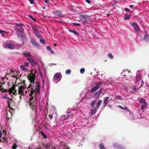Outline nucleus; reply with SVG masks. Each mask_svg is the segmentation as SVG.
Masks as SVG:
<instances>
[{"label": "nucleus", "mask_w": 149, "mask_h": 149, "mask_svg": "<svg viewBox=\"0 0 149 149\" xmlns=\"http://www.w3.org/2000/svg\"><path fill=\"white\" fill-rule=\"evenodd\" d=\"M0 90L2 92H9L10 94L12 93L14 95H17V90L15 89L16 85H13L9 89L6 90L3 88V86L2 85V83L1 82L0 83Z\"/></svg>", "instance_id": "nucleus-1"}, {"label": "nucleus", "mask_w": 149, "mask_h": 149, "mask_svg": "<svg viewBox=\"0 0 149 149\" xmlns=\"http://www.w3.org/2000/svg\"><path fill=\"white\" fill-rule=\"evenodd\" d=\"M36 88L34 89L33 87H32L31 90H30L31 91L30 94L29 96L31 97V96L33 95V94L35 93V95L34 96L35 97V99L36 100V96H37V93L36 91H38V93L39 94L40 93V89L41 88V85L40 84L39 82H36Z\"/></svg>", "instance_id": "nucleus-2"}, {"label": "nucleus", "mask_w": 149, "mask_h": 149, "mask_svg": "<svg viewBox=\"0 0 149 149\" xmlns=\"http://www.w3.org/2000/svg\"><path fill=\"white\" fill-rule=\"evenodd\" d=\"M29 77L28 78V80L30 81L31 84L28 86L27 90L28 91H30V88L34 84L35 75L34 73H32L30 74L29 76H28L27 77H29Z\"/></svg>", "instance_id": "nucleus-3"}, {"label": "nucleus", "mask_w": 149, "mask_h": 149, "mask_svg": "<svg viewBox=\"0 0 149 149\" xmlns=\"http://www.w3.org/2000/svg\"><path fill=\"white\" fill-rule=\"evenodd\" d=\"M79 18L84 23H88L89 21V16L86 15H80Z\"/></svg>", "instance_id": "nucleus-4"}, {"label": "nucleus", "mask_w": 149, "mask_h": 149, "mask_svg": "<svg viewBox=\"0 0 149 149\" xmlns=\"http://www.w3.org/2000/svg\"><path fill=\"white\" fill-rule=\"evenodd\" d=\"M139 103L141 106V109L144 111L146 109V107L147 105L146 100L142 98L139 100Z\"/></svg>", "instance_id": "nucleus-5"}, {"label": "nucleus", "mask_w": 149, "mask_h": 149, "mask_svg": "<svg viewBox=\"0 0 149 149\" xmlns=\"http://www.w3.org/2000/svg\"><path fill=\"white\" fill-rule=\"evenodd\" d=\"M31 97L29 99V104L30 107H32V109H33V107L36 108V101H34V97L31 96Z\"/></svg>", "instance_id": "nucleus-6"}, {"label": "nucleus", "mask_w": 149, "mask_h": 149, "mask_svg": "<svg viewBox=\"0 0 149 149\" xmlns=\"http://www.w3.org/2000/svg\"><path fill=\"white\" fill-rule=\"evenodd\" d=\"M102 84V83L99 82L95 84V86L93 87L91 89V92L93 93L97 90L100 87V86Z\"/></svg>", "instance_id": "nucleus-7"}, {"label": "nucleus", "mask_w": 149, "mask_h": 149, "mask_svg": "<svg viewBox=\"0 0 149 149\" xmlns=\"http://www.w3.org/2000/svg\"><path fill=\"white\" fill-rule=\"evenodd\" d=\"M33 30L36 36L39 39H41L42 38V35L39 33L38 29L36 27H33Z\"/></svg>", "instance_id": "nucleus-8"}, {"label": "nucleus", "mask_w": 149, "mask_h": 149, "mask_svg": "<svg viewBox=\"0 0 149 149\" xmlns=\"http://www.w3.org/2000/svg\"><path fill=\"white\" fill-rule=\"evenodd\" d=\"M26 88V87L22 86L19 87L18 89V94L21 95H24V91Z\"/></svg>", "instance_id": "nucleus-9"}, {"label": "nucleus", "mask_w": 149, "mask_h": 149, "mask_svg": "<svg viewBox=\"0 0 149 149\" xmlns=\"http://www.w3.org/2000/svg\"><path fill=\"white\" fill-rule=\"evenodd\" d=\"M131 26H132L136 32L139 31L140 29L138 25L136 23L134 22L132 23Z\"/></svg>", "instance_id": "nucleus-10"}, {"label": "nucleus", "mask_w": 149, "mask_h": 149, "mask_svg": "<svg viewBox=\"0 0 149 149\" xmlns=\"http://www.w3.org/2000/svg\"><path fill=\"white\" fill-rule=\"evenodd\" d=\"M26 60L29 61L33 66H35L37 64V63L34 61L33 58H26Z\"/></svg>", "instance_id": "nucleus-11"}, {"label": "nucleus", "mask_w": 149, "mask_h": 149, "mask_svg": "<svg viewBox=\"0 0 149 149\" xmlns=\"http://www.w3.org/2000/svg\"><path fill=\"white\" fill-rule=\"evenodd\" d=\"M53 13L58 17H62L63 16V13L60 10H56L54 11Z\"/></svg>", "instance_id": "nucleus-12"}, {"label": "nucleus", "mask_w": 149, "mask_h": 149, "mask_svg": "<svg viewBox=\"0 0 149 149\" xmlns=\"http://www.w3.org/2000/svg\"><path fill=\"white\" fill-rule=\"evenodd\" d=\"M112 99V98H110L109 97H106L104 100L103 104H104V107H105L107 104L109 103V101Z\"/></svg>", "instance_id": "nucleus-13"}, {"label": "nucleus", "mask_w": 149, "mask_h": 149, "mask_svg": "<svg viewBox=\"0 0 149 149\" xmlns=\"http://www.w3.org/2000/svg\"><path fill=\"white\" fill-rule=\"evenodd\" d=\"M5 47L7 48H9L10 49H13L14 48V45L12 43H9L6 45Z\"/></svg>", "instance_id": "nucleus-14"}, {"label": "nucleus", "mask_w": 149, "mask_h": 149, "mask_svg": "<svg viewBox=\"0 0 149 149\" xmlns=\"http://www.w3.org/2000/svg\"><path fill=\"white\" fill-rule=\"evenodd\" d=\"M102 89H100L93 94V96L96 97H99L100 94L102 93Z\"/></svg>", "instance_id": "nucleus-15"}, {"label": "nucleus", "mask_w": 149, "mask_h": 149, "mask_svg": "<svg viewBox=\"0 0 149 149\" xmlns=\"http://www.w3.org/2000/svg\"><path fill=\"white\" fill-rule=\"evenodd\" d=\"M31 42L32 44L34 46H38V44L36 41L35 40L33 39H31Z\"/></svg>", "instance_id": "nucleus-16"}, {"label": "nucleus", "mask_w": 149, "mask_h": 149, "mask_svg": "<svg viewBox=\"0 0 149 149\" xmlns=\"http://www.w3.org/2000/svg\"><path fill=\"white\" fill-rule=\"evenodd\" d=\"M15 29L16 30H17L19 32L22 33L24 32V29L23 28L21 27H20L16 26L15 27Z\"/></svg>", "instance_id": "nucleus-17"}, {"label": "nucleus", "mask_w": 149, "mask_h": 149, "mask_svg": "<svg viewBox=\"0 0 149 149\" xmlns=\"http://www.w3.org/2000/svg\"><path fill=\"white\" fill-rule=\"evenodd\" d=\"M97 107H95V106L92 107L91 111V113L92 114H94L95 113L97 110Z\"/></svg>", "instance_id": "nucleus-18"}, {"label": "nucleus", "mask_w": 149, "mask_h": 149, "mask_svg": "<svg viewBox=\"0 0 149 149\" xmlns=\"http://www.w3.org/2000/svg\"><path fill=\"white\" fill-rule=\"evenodd\" d=\"M71 116L70 114H68L67 116L64 115V116H62V118L63 120H66L67 119L69 118L70 117H71Z\"/></svg>", "instance_id": "nucleus-19"}, {"label": "nucleus", "mask_w": 149, "mask_h": 149, "mask_svg": "<svg viewBox=\"0 0 149 149\" xmlns=\"http://www.w3.org/2000/svg\"><path fill=\"white\" fill-rule=\"evenodd\" d=\"M23 54L24 56L26 57H31V56L30 53L29 52L27 53L24 52H23Z\"/></svg>", "instance_id": "nucleus-20"}, {"label": "nucleus", "mask_w": 149, "mask_h": 149, "mask_svg": "<svg viewBox=\"0 0 149 149\" xmlns=\"http://www.w3.org/2000/svg\"><path fill=\"white\" fill-rule=\"evenodd\" d=\"M60 74H61L59 73H56L54 77V80H56L58 79L59 78V75Z\"/></svg>", "instance_id": "nucleus-21"}, {"label": "nucleus", "mask_w": 149, "mask_h": 149, "mask_svg": "<svg viewBox=\"0 0 149 149\" xmlns=\"http://www.w3.org/2000/svg\"><path fill=\"white\" fill-rule=\"evenodd\" d=\"M131 15H125L124 17L125 20H128L130 19L131 16Z\"/></svg>", "instance_id": "nucleus-22"}, {"label": "nucleus", "mask_w": 149, "mask_h": 149, "mask_svg": "<svg viewBox=\"0 0 149 149\" xmlns=\"http://www.w3.org/2000/svg\"><path fill=\"white\" fill-rule=\"evenodd\" d=\"M102 102V100H100L98 102L97 104V107L98 109L99 108L101 104V103Z\"/></svg>", "instance_id": "nucleus-23"}, {"label": "nucleus", "mask_w": 149, "mask_h": 149, "mask_svg": "<svg viewBox=\"0 0 149 149\" xmlns=\"http://www.w3.org/2000/svg\"><path fill=\"white\" fill-rule=\"evenodd\" d=\"M96 102V100H94L92 101L91 103V106L93 107V106H94V105L95 104Z\"/></svg>", "instance_id": "nucleus-24"}, {"label": "nucleus", "mask_w": 149, "mask_h": 149, "mask_svg": "<svg viewBox=\"0 0 149 149\" xmlns=\"http://www.w3.org/2000/svg\"><path fill=\"white\" fill-rule=\"evenodd\" d=\"M20 68L22 70L25 71H27V69L25 67V66L23 65H20Z\"/></svg>", "instance_id": "nucleus-25"}, {"label": "nucleus", "mask_w": 149, "mask_h": 149, "mask_svg": "<svg viewBox=\"0 0 149 149\" xmlns=\"http://www.w3.org/2000/svg\"><path fill=\"white\" fill-rule=\"evenodd\" d=\"M40 133L44 139H45L47 138V136L44 134V133L42 131H40Z\"/></svg>", "instance_id": "nucleus-26"}, {"label": "nucleus", "mask_w": 149, "mask_h": 149, "mask_svg": "<svg viewBox=\"0 0 149 149\" xmlns=\"http://www.w3.org/2000/svg\"><path fill=\"white\" fill-rule=\"evenodd\" d=\"M71 71L70 69H68L67 70L65 71V73L66 74H69L71 73Z\"/></svg>", "instance_id": "nucleus-27"}, {"label": "nucleus", "mask_w": 149, "mask_h": 149, "mask_svg": "<svg viewBox=\"0 0 149 149\" xmlns=\"http://www.w3.org/2000/svg\"><path fill=\"white\" fill-rule=\"evenodd\" d=\"M99 148L100 149H105L104 146L102 144L99 145Z\"/></svg>", "instance_id": "nucleus-28"}, {"label": "nucleus", "mask_w": 149, "mask_h": 149, "mask_svg": "<svg viewBox=\"0 0 149 149\" xmlns=\"http://www.w3.org/2000/svg\"><path fill=\"white\" fill-rule=\"evenodd\" d=\"M108 56L110 58L112 59L113 58V56L112 54L111 53H109L108 54Z\"/></svg>", "instance_id": "nucleus-29"}, {"label": "nucleus", "mask_w": 149, "mask_h": 149, "mask_svg": "<svg viewBox=\"0 0 149 149\" xmlns=\"http://www.w3.org/2000/svg\"><path fill=\"white\" fill-rule=\"evenodd\" d=\"M17 147V145L16 144H14L13 145L12 148L13 149H16Z\"/></svg>", "instance_id": "nucleus-30"}, {"label": "nucleus", "mask_w": 149, "mask_h": 149, "mask_svg": "<svg viewBox=\"0 0 149 149\" xmlns=\"http://www.w3.org/2000/svg\"><path fill=\"white\" fill-rule=\"evenodd\" d=\"M144 39H149V36L146 33L144 36Z\"/></svg>", "instance_id": "nucleus-31"}, {"label": "nucleus", "mask_w": 149, "mask_h": 149, "mask_svg": "<svg viewBox=\"0 0 149 149\" xmlns=\"http://www.w3.org/2000/svg\"><path fill=\"white\" fill-rule=\"evenodd\" d=\"M24 24L22 23H19V24H16V26L20 27H21V26H23Z\"/></svg>", "instance_id": "nucleus-32"}, {"label": "nucleus", "mask_w": 149, "mask_h": 149, "mask_svg": "<svg viewBox=\"0 0 149 149\" xmlns=\"http://www.w3.org/2000/svg\"><path fill=\"white\" fill-rule=\"evenodd\" d=\"M85 71V69L84 68H82L80 70V72L81 73H83Z\"/></svg>", "instance_id": "nucleus-33"}, {"label": "nucleus", "mask_w": 149, "mask_h": 149, "mask_svg": "<svg viewBox=\"0 0 149 149\" xmlns=\"http://www.w3.org/2000/svg\"><path fill=\"white\" fill-rule=\"evenodd\" d=\"M116 98L120 100H121L122 99L121 97L120 96L117 95L116 96Z\"/></svg>", "instance_id": "nucleus-34"}, {"label": "nucleus", "mask_w": 149, "mask_h": 149, "mask_svg": "<svg viewBox=\"0 0 149 149\" xmlns=\"http://www.w3.org/2000/svg\"><path fill=\"white\" fill-rule=\"evenodd\" d=\"M6 32L5 31L0 30V34H2V36H3V35L4 34V33Z\"/></svg>", "instance_id": "nucleus-35"}, {"label": "nucleus", "mask_w": 149, "mask_h": 149, "mask_svg": "<svg viewBox=\"0 0 149 149\" xmlns=\"http://www.w3.org/2000/svg\"><path fill=\"white\" fill-rule=\"evenodd\" d=\"M24 65L26 67H28L29 65V63L28 62H26L24 63Z\"/></svg>", "instance_id": "nucleus-36"}, {"label": "nucleus", "mask_w": 149, "mask_h": 149, "mask_svg": "<svg viewBox=\"0 0 149 149\" xmlns=\"http://www.w3.org/2000/svg\"><path fill=\"white\" fill-rule=\"evenodd\" d=\"M40 42L44 44L45 43V41L44 40H40Z\"/></svg>", "instance_id": "nucleus-37"}, {"label": "nucleus", "mask_w": 149, "mask_h": 149, "mask_svg": "<svg viewBox=\"0 0 149 149\" xmlns=\"http://www.w3.org/2000/svg\"><path fill=\"white\" fill-rule=\"evenodd\" d=\"M53 113H52V114H49V117L51 120L53 118Z\"/></svg>", "instance_id": "nucleus-38"}, {"label": "nucleus", "mask_w": 149, "mask_h": 149, "mask_svg": "<svg viewBox=\"0 0 149 149\" xmlns=\"http://www.w3.org/2000/svg\"><path fill=\"white\" fill-rule=\"evenodd\" d=\"M125 72H124V71L123 72L121 73V74L122 76H124L125 77L126 76V74L125 73Z\"/></svg>", "instance_id": "nucleus-39"}, {"label": "nucleus", "mask_w": 149, "mask_h": 149, "mask_svg": "<svg viewBox=\"0 0 149 149\" xmlns=\"http://www.w3.org/2000/svg\"><path fill=\"white\" fill-rule=\"evenodd\" d=\"M47 50L49 51H51L52 50L51 47L49 46H48L47 47Z\"/></svg>", "instance_id": "nucleus-40"}, {"label": "nucleus", "mask_w": 149, "mask_h": 149, "mask_svg": "<svg viewBox=\"0 0 149 149\" xmlns=\"http://www.w3.org/2000/svg\"><path fill=\"white\" fill-rule=\"evenodd\" d=\"M31 4H33L34 3V0H28Z\"/></svg>", "instance_id": "nucleus-41"}, {"label": "nucleus", "mask_w": 149, "mask_h": 149, "mask_svg": "<svg viewBox=\"0 0 149 149\" xmlns=\"http://www.w3.org/2000/svg\"><path fill=\"white\" fill-rule=\"evenodd\" d=\"M73 24L74 25H76V26H81V24H79V23H73Z\"/></svg>", "instance_id": "nucleus-42"}, {"label": "nucleus", "mask_w": 149, "mask_h": 149, "mask_svg": "<svg viewBox=\"0 0 149 149\" xmlns=\"http://www.w3.org/2000/svg\"><path fill=\"white\" fill-rule=\"evenodd\" d=\"M8 107H9V108L11 109H13L12 108H11V107L10 106V103H11V102H10L9 101H8Z\"/></svg>", "instance_id": "nucleus-43"}, {"label": "nucleus", "mask_w": 149, "mask_h": 149, "mask_svg": "<svg viewBox=\"0 0 149 149\" xmlns=\"http://www.w3.org/2000/svg\"><path fill=\"white\" fill-rule=\"evenodd\" d=\"M68 31L72 33H74L75 31H74V30H71V29H69Z\"/></svg>", "instance_id": "nucleus-44"}, {"label": "nucleus", "mask_w": 149, "mask_h": 149, "mask_svg": "<svg viewBox=\"0 0 149 149\" xmlns=\"http://www.w3.org/2000/svg\"><path fill=\"white\" fill-rule=\"evenodd\" d=\"M45 2L47 4H48L49 3V2L48 0H44Z\"/></svg>", "instance_id": "nucleus-45"}, {"label": "nucleus", "mask_w": 149, "mask_h": 149, "mask_svg": "<svg viewBox=\"0 0 149 149\" xmlns=\"http://www.w3.org/2000/svg\"><path fill=\"white\" fill-rule=\"evenodd\" d=\"M125 10L126 12H129L130 11V10L127 8H125Z\"/></svg>", "instance_id": "nucleus-46"}, {"label": "nucleus", "mask_w": 149, "mask_h": 149, "mask_svg": "<svg viewBox=\"0 0 149 149\" xmlns=\"http://www.w3.org/2000/svg\"><path fill=\"white\" fill-rule=\"evenodd\" d=\"M85 1L89 4L91 3V1L90 0H85Z\"/></svg>", "instance_id": "nucleus-47"}, {"label": "nucleus", "mask_w": 149, "mask_h": 149, "mask_svg": "<svg viewBox=\"0 0 149 149\" xmlns=\"http://www.w3.org/2000/svg\"><path fill=\"white\" fill-rule=\"evenodd\" d=\"M127 72L128 73H130V71L128 69H127L125 71V72Z\"/></svg>", "instance_id": "nucleus-48"}, {"label": "nucleus", "mask_w": 149, "mask_h": 149, "mask_svg": "<svg viewBox=\"0 0 149 149\" xmlns=\"http://www.w3.org/2000/svg\"><path fill=\"white\" fill-rule=\"evenodd\" d=\"M144 84V82L143 81H142V82H141V85H140V86L139 88H138L139 89L142 86H143V85Z\"/></svg>", "instance_id": "nucleus-49"}, {"label": "nucleus", "mask_w": 149, "mask_h": 149, "mask_svg": "<svg viewBox=\"0 0 149 149\" xmlns=\"http://www.w3.org/2000/svg\"><path fill=\"white\" fill-rule=\"evenodd\" d=\"M46 148V149H48V148L49 147V144H47L45 146Z\"/></svg>", "instance_id": "nucleus-50"}, {"label": "nucleus", "mask_w": 149, "mask_h": 149, "mask_svg": "<svg viewBox=\"0 0 149 149\" xmlns=\"http://www.w3.org/2000/svg\"><path fill=\"white\" fill-rule=\"evenodd\" d=\"M74 33V34H76V35H79V34L78 33L77 31H75V32Z\"/></svg>", "instance_id": "nucleus-51"}, {"label": "nucleus", "mask_w": 149, "mask_h": 149, "mask_svg": "<svg viewBox=\"0 0 149 149\" xmlns=\"http://www.w3.org/2000/svg\"><path fill=\"white\" fill-rule=\"evenodd\" d=\"M4 99H9V98L8 97H7L6 96H5L3 97Z\"/></svg>", "instance_id": "nucleus-52"}, {"label": "nucleus", "mask_w": 149, "mask_h": 149, "mask_svg": "<svg viewBox=\"0 0 149 149\" xmlns=\"http://www.w3.org/2000/svg\"><path fill=\"white\" fill-rule=\"evenodd\" d=\"M2 133L1 131L0 130V139H1L2 136Z\"/></svg>", "instance_id": "nucleus-53"}, {"label": "nucleus", "mask_w": 149, "mask_h": 149, "mask_svg": "<svg viewBox=\"0 0 149 149\" xmlns=\"http://www.w3.org/2000/svg\"><path fill=\"white\" fill-rule=\"evenodd\" d=\"M130 7L131 8H133L134 7V6L133 5H130Z\"/></svg>", "instance_id": "nucleus-54"}, {"label": "nucleus", "mask_w": 149, "mask_h": 149, "mask_svg": "<svg viewBox=\"0 0 149 149\" xmlns=\"http://www.w3.org/2000/svg\"><path fill=\"white\" fill-rule=\"evenodd\" d=\"M137 89L135 87H134L132 89V90L133 91H134L136 90Z\"/></svg>", "instance_id": "nucleus-55"}, {"label": "nucleus", "mask_w": 149, "mask_h": 149, "mask_svg": "<svg viewBox=\"0 0 149 149\" xmlns=\"http://www.w3.org/2000/svg\"><path fill=\"white\" fill-rule=\"evenodd\" d=\"M119 107L121 109H124V108L123 107H122L121 106H119Z\"/></svg>", "instance_id": "nucleus-56"}, {"label": "nucleus", "mask_w": 149, "mask_h": 149, "mask_svg": "<svg viewBox=\"0 0 149 149\" xmlns=\"http://www.w3.org/2000/svg\"><path fill=\"white\" fill-rule=\"evenodd\" d=\"M138 80H139V79L138 78H136V81H135V83H136V82H137Z\"/></svg>", "instance_id": "nucleus-57"}, {"label": "nucleus", "mask_w": 149, "mask_h": 149, "mask_svg": "<svg viewBox=\"0 0 149 149\" xmlns=\"http://www.w3.org/2000/svg\"><path fill=\"white\" fill-rule=\"evenodd\" d=\"M29 17H30L31 19H32V17H33L31 15H29Z\"/></svg>", "instance_id": "nucleus-58"}, {"label": "nucleus", "mask_w": 149, "mask_h": 149, "mask_svg": "<svg viewBox=\"0 0 149 149\" xmlns=\"http://www.w3.org/2000/svg\"><path fill=\"white\" fill-rule=\"evenodd\" d=\"M33 20L34 21H35V22H37V20H36L34 18H33Z\"/></svg>", "instance_id": "nucleus-59"}, {"label": "nucleus", "mask_w": 149, "mask_h": 149, "mask_svg": "<svg viewBox=\"0 0 149 149\" xmlns=\"http://www.w3.org/2000/svg\"><path fill=\"white\" fill-rule=\"evenodd\" d=\"M3 133H4V134L6 133V132L4 130H3Z\"/></svg>", "instance_id": "nucleus-60"}, {"label": "nucleus", "mask_w": 149, "mask_h": 149, "mask_svg": "<svg viewBox=\"0 0 149 149\" xmlns=\"http://www.w3.org/2000/svg\"><path fill=\"white\" fill-rule=\"evenodd\" d=\"M9 100H10V101H13V100H12V99H11V98H9Z\"/></svg>", "instance_id": "nucleus-61"}, {"label": "nucleus", "mask_w": 149, "mask_h": 149, "mask_svg": "<svg viewBox=\"0 0 149 149\" xmlns=\"http://www.w3.org/2000/svg\"><path fill=\"white\" fill-rule=\"evenodd\" d=\"M2 83V84H5V83L4 82H3V83Z\"/></svg>", "instance_id": "nucleus-62"}, {"label": "nucleus", "mask_w": 149, "mask_h": 149, "mask_svg": "<svg viewBox=\"0 0 149 149\" xmlns=\"http://www.w3.org/2000/svg\"><path fill=\"white\" fill-rule=\"evenodd\" d=\"M27 91H26L25 92V94H24V95L26 94V93H27Z\"/></svg>", "instance_id": "nucleus-63"}, {"label": "nucleus", "mask_w": 149, "mask_h": 149, "mask_svg": "<svg viewBox=\"0 0 149 149\" xmlns=\"http://www.w3.org/2000/svg\"><path fill=\"white\" fill-rule=\"evenodd\" d=\"M43 8L44 9H45V7H43Z\"/></svg>", "instance_id": "nucleus-64"}]
</instances>
